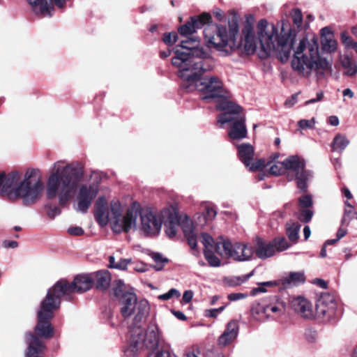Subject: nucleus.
Here are the masks:
<instances>
[{
    "label": "nucleus",
    "mask_w": 357,
    "mask_h": 357,
    "mask_svg": "<svg viewBox=\"0 0 357 357\" xmlns=\"http://www.w3.org/2000/svg\"><path fill=\"white\" fill-rule=\"evenodd\" d=\"M238 31V21L234 16L229 20L228 27L208 24L204 28V36L208 47H213L224 55H229L236 50L251 55L259 50L258 55L261 59L275 55L282 63L289 59L296 37V30L287 20H282L273 24L261 19L255 27L252 15L246 16L241 41L237 43Z\"/></svg>",
    "instance_id": "f257e3e1"
},
{
    "label": "nucleus",
    "mask_w": 357,
    "mask_h": 357,
    "mask_svg": "<svg viewBox=\"0 0 357 357\" xmlns=\"http://www.w3.org/2000/svg\"><path fill=\"white\" fill-rule=\"evenodd\" d=\"M112 292L120 306V312L124 319L135 314L130 331L129 345L124 350L127 357L134 356L137 352L144 349L154 350L160 342V331L156 324H151L146 332L141 328L146 321L149 312L146 300L137 301V296L132 289H128L121 280H115L112 284Z\"/></svg>",
    "instance_id": "f03ea898"
},
{
    "label": "nucleus",
    "mask_w": 357,
    "mask_h": 357,
    "mask_svg": "<svg viewBox=\"0 0 357 357\" xmlns=\"http://www.w3.org/2000/svg\"><path fill=\"white\" fill-rule=\"evenodd\" d=\"M172 63L178 69V76L183 81L181 86L185 91L197 90L204 100L223 96V84L219 77H202L214 68V61L209 52L197 50L191 55L176 52Z\"/></svg>",
    "instance_id": "7ed1b4c3"
},
{
    "label": "nucleus",
    "mask_w": 357,
    "mask_h": 357,
    "mask_svg": "<svg viewBox=\"0 0 357 357\" xmlns=\"http://www.w3.org/2000/svg\"><path fill=\"white\" fill-rule=\"evenodd\" d=\"M84 176V167L79 162L66 163L59 160L54 163L47 182L46 194L49 199L59 197L64 205L75 194Z\"/></svg>",
    "instance_id": "20e7f679"
},
{
    "label": "nucleus",
    "mask_w": 357,
    "mask_h": 357,
    "mask_svg": "<svg viewBox=\"0 0 357 357\" xmlns=\"http://www.w3.org/2000/svg\"><path fill=\"white\" fill-rule=\"evenodd\" d=\"M291 66L300 75L308 77L314 73L317 79L323 77L331 68L328 61L320 56L318 41L315 37L310 40L303 37L300 40L298 45L294 48Z\"/></svg>",
    "instance_id": "39448f33"
},
{
    "label": "nucleus",
    "mask_w": 357,
    "mask_h": 357,
    "mask_svg": "<svg viewBox=\"0 0 357 357\" xmlns=\"http://www.w3.org/2000/svg\"><path fill=\"white\" fill-rule=\"evenodd\" d=\"M21 174L18 171L10 172L3 191L9 199L20 198L24 204L35 203L40 197L44 189L40 172L37 169H28L23 180L20 181Z\"/></svg>",
    "instance_id": "423d86ee"
},
{
    "label": "nucleus",
    "mask_w": 357,
    "mask_h": 357,
    "mask_svg": "<svg viewBox=\"0 0 357 357\" xmlns=\"http://www.w3.org/2000/svg\"><path fill=\"white\" fill-rule=\"evenodd\" d=\"M217 109L224 112L218 117V123L220 124L229 123L230 129L228 135L232 140H241L246 137L247 128L245 118L240 112L241 107L234 102L224 100L217 105Z\"/></svg>",
    "instance_id": "0eeeda50"
},
{
    "label": "nucleus",
    "mask_w": 357,
    "mask_h": 357,
    "mask_svg": "<svg viewBox=\"0 0 357 357\" xmlns=\"http://www.w3.org/2000/svg\"><path fill=\"white\" fill-rule=\"evenodd\" d=\"M93 284V275L80 274L77 275L70 283L66 280H59L48 289L47 293L61 302L62 297L68 296L74 292L83 293L89 290Z\"/></svg>",
    "instance_id": "6e6552de"
},
{
    "label": "nucleus",
    "mask_w": 357,
    "mask_h": 357,
    "mask_svg": "<svg viewBox=\"0 0 357 357\" xmlns=\"http://www.w3.org/2000/svg\"><path fill=\"white\" fill-rule=\"evenodd\" d=\"M60 306V301L54 299L48 293L41 301L38 310V323L35 327L37 335L44 338H51L54 335V328L50 324V320L54 317V311Z\"/></svg>",
    "instance_id": "1a4fd4ad"
},
{
    "label": "nucleus",
    "mask_w": 357,
    "mask_h": 357,
    "mask_svg": "<svg viewBox=\"0 0 357 357\" xmlns=\"http://www.w3.org/2000/svg\"><path fill=\"white\" fill-rule=\"evenodd\" d=\"M111 211L110 226L114 233L128 232L136 227L139 208L135 205L129 208L123 215L120 202L118 200H113L111 202Z\"/></svg>",
    "instance_id": "9d476101"
},
{
    "label": "nucleus",
    "mask_w": 357,
    "mask_h": 357,
    "mask_svg": "<svg viewBox=\"0 0 357 357\" xmlns=\"http://www.w3.org/2000/svg\"><path fill=\"white\" fill-rule=\"evenodd\" d=\"M215 250L218 254L238 261H248L254 254L252 245L238 242L231 243L229 240L217 244Z\"/></svg>",
    "instance_id": "9b49d317"
},
{
    "label": "nucleus",
    "mask_w": 357,
    "mask_h": 357,
    "mask_svg": "<svg viewBox=\"0 0 357 357\" xmlns=\"http://www.w3.org/2000/svg\"><path fill=\"white\" fill-rule=\"evenodd\" d=\"M284 171L289 176L291 174V180L295 177L297 186L302 191L307 190V181L312 178V174L310 171L304 169L305 162L297 155H291L284 160Z\"/></svg>",
    "instance_id": "f8f14e48"
},
{
    "label": "nucleus",
    "mask_w": 357,
    "mask_h": 357,
    "mask_svg": "<svg viewBox=\"0 0 357 357\" xmlns=\"http://www.w3.org/2000/svg\"><path fill=\"white\" fill-rule=\"evenodd\" d=\"M315 316L324 322H331L337 317V302L329 294H323L316 303Z\"/></svg>",
    "instance_id": "ddd939ff"
},
{
    "label": "nucleus",
    "mask_w": 357,
    "mask_h": 357,
    "mask_svg": "<svg viewBox=\"0 0 357 357\" xmlns=\"http://www.w3.org/2000/svg\"><path fill=\"white\" fill-rule=\"evenodd\" d=\"M140 229L147 236L158 235L161 229L162 220L150 209L139 211Z\"/></svg>",
    "instance_id": "4468645a"
},
{
    "label": "nucleus",
    "mask_w": 357,
    "mask_h": 357,
    "mask_svg": "<svg viewBox=\"0 0 357 357\" xmlns=\"http://www.w3.org/2000/svg\"><path fill=\"white\" fill-rule=\"evenodd\" d=\"M98 193V189L96 185H80L77 195V205L76 210L81 213H86Z\"/></svg>",
    "instance_id": "2eb2a0df"
},
{
    "label": "nucleus",
    "mask_w": 357,
    "mask_h": 357,
    "mask_svg": "<svg viewBox=\"0 0 357 357\" xmlns=\"http://www.w3.org/2000/svg\"><path fill=\"white\" fill-rule=\"evenodd\" d=\"M264 315L266 319H276L284 313L285 305L277 296L264 301Z\"/></svg>",
    "instance_id": "dca6fc26"
},
{
    "label": "nucleus",
    "mask_w": 357,
    "mask_h": 357,
    "mask_svg": "<svg viewBox=\"0 0 357 357\" xmlns=\"http://www.w3.org/2000/svg\"><path fill=\"white\" fill-rule=\"evenodd\" d=\"M163 220L167 218L168 224L166 225L165 232L169 238H173L176 235L179 222L178 213L173 206L166 208L161 212Z\"/></svg>",
    "instance_id": "f3484780"
},
{
    "label": "nucleus",
    "mask_w": 357,
    "mask_h": 357,
    "mask_svg": "<svg viewBox=\"0 0 357 357\" xmlns=\"http://www.w3.org/2000/svg\"><path fill=\"white\" fill-rule=\"evenodd\" d=\"M291 306L296 313L305 319H312L315 316L312 303L303 296L293 298Z\"/></svg>",
    "instance_id": "a211bd4d"
},
{
    "label": "nucleus",
    "mask_w": 357,
    "mask_h": 357,
    "mask_svg": "<svg viewBox=\"0 0 357 357\" xmlns=\"http://www.w3.org/2000/svg\"><path fill=\"white\" fill-rule=\"evenodd\" d=\"M95 218L101 227L106 226L112 218L111 208L107 207V202L104 197L98 199L96 203Z\"/></svg>",
    "instance_id": "6ab92c4d"
},
{
    "label": "nucleus",
    "mask_w": 357,
    "mask_h": 357,
    "mask_svg": "<svg viewBox=\"0 0 357 357\" xmlns=\"http://www.w3.org/2000/svg\"><path fill=\"white\" fill-rule=\"evenodd\" d=\"M26 342L28 344L26 357H43L45 346L37 336L31 333H26Z\"/></svg>",
    "instance_id": "aec40b11"
},
{
    "label": "nucleus",
    "mask_w": 357,
    "mask_h": 357,
    "mask_svg": "<svg viewBox=\"0 0 357 357\" xmlns=\"http://www.w3.org/2000/svg\"><path fill=\"white\" fill-rule=\"evenodd\" d=\"M239 331L238 323L236 320L229 321L222 334L218 338V345L221 347L231 344L237 337Z\"/></svg>",
    "instance_id": "412c9836"
},
{
    "label": "nucleus",
    "mask_w": 357,
    "mask_h": 357,
    "mask_svg": "<svg viewBox=\"0 0 357 357\" xmlns=\"http://www.w3.org/2000/svg\"><path fill=\"white\" fill-rule=\"evenodd\" d=\"M255 253L259 259H265L273 256L275 254V249L271 241L267 242L261 238H257L255 243Z\"/></svg>",
    "instance_id": "4be33fe9"
},
{
    "label": "nucleus",
    "mask_w": 357,
    "mask_h": 357,
    "mask_svg": "<svg viewBox=\"0 0 357 357\" xmlns=\"http://www.w3.org/2000/svg\"><path fill=\"white\" fill-rule=\"evenodd\" d=\"M91 274L93 275V283L98 289L105 290L107 289L111 282V276L108 271H98Z\"/></svg>",
    "instance_id": "5701e85b"
},
{
    "label": "nucleus",
    "mask_w": 357,
    "mask_h": 357,
    "mask_svg": "<svg viewBox=\"0 0 357 357\" xmlns=\"http://www.w3.org/2000/svg\"><path fill=\"white\" fill-rule=\"evenodd\" d=\"M28 1L31 5L36 14L43 16L52 15V11L54 8L50 3H48L47 0H28Z\"/></svg>",
    "instance_id": "b1692460"
},
{
    "label": "nucleus",
    "mask_w": 357,
    "mask_h": 357,
    "mask_svg": "<svg viewBox=\"0 0 357 357\" xmlns=\"http://www.w3.org/2000/svg\"><path fill=\"white\" fill-rule=\"evenodd\" d=\"M238 151L241 162L245 167H249L253 158L254 148L249 144H242L238 146Z\"/></svg>",
    "instance_id": "393cba45"
},
{
    "label": "nucleus",
    "mask_w": 357,
    "mask_h": 357,
    "mask_svg": "<svg viewBox=\"0 0 357 357\" xmlns=\"http://www.w3.org/2000/svg\"><path fill=\"white\" fill-rule=\"evenodd\" d=\"M199 43V41L196 38H190L185 40H182L181 42V47L187 50L188 52H182L179 50H176L174 51V56L173 57L176 56V52H179L181 53L186 54L188 55H191L194 51L197 50H202L203 51L206 52L203 47H198Z\"/></svg>",
    "instance_id": "a878e982"
},
{
    "label": "nucleus",
    "mask_w": 357,
    "mask_h": 357,
    "mask_svg": "<svg viewBox=\"0 0 357 357\" xmlns=\"http://www.w3.org/2000/svg\"><path fill=\"white\" fill-rule=\"evenodd\" d=\"M340 61L345 70L344 74L347 75L353 76L357 73L356 62L353 61L348 55H340Z\"/></svg>",
    "instance_id": "bb28decb"
},
{
    "label": "nucleus",
    "mask_w": 357,
    "mask_h": 357,
    "mask_svg": "<svg viewBox=\"0 0 357 357\" xmlns=\"http://www.w3.org/2000/svg\"><path fill=\"white\" fill-rule=\"evenodd\" d=\"M278 158V154L275 153L273 157L272 160H268L267 162V167H269V174L272 175H280L285 173L284 171V163L283 162L275 161Z\"/></svg>",
    "instance_id": "cd10ccee"
},
{
    "label": "nucleus",
    "mask_w": 357,
    "mask_h": 357,
    "mask_svg": "<svg viewBox=\"0 0 357 357\" xmlns=\"http://www.w3.org/2000/svg\"><path fill=\"white\" fill-rule=\"evenodd\" d=\"M301 225L298 222H289L286 225V234L293 243H296L299 237Z\"/></svg>",
    "instance_id": "c85d7f7f"
},
{
    "label": "nucleus",
    "mask_w": 357,
    "mask_h": 357,
    "mask_svg": "<svg viewBox=\"0 0 357 357\" xmlns=\"http://www.w3.org/2000/svg\"><path fill=\"white\" fill-rule=\"evenodd\" d=\"M305 280L304 275L301 273H291L287 277L282 279V284L284 287L288 288L292 285L303 282Z\"/></svg>",
    "instance_id": "c756f323"
},
{
    "label": "nucleus",
    "mask_w": 357,
    "mask_h": 357,
    "mask_svg": "<svg viewBox=\"0 0 357 357\" xmlns=\"http://www.w3.org/2000/svg\"><path fill=\"white\" fill-rule=\"evenodd\" d=\"M349 144V140L345 136L338 134L334 137L331 148L334 151L342 152Z\"/></svg>",
    "instance_id": "7c9ffc66"
},
{
    "label": "nucleus",
    "mask_w": 357,
    "mask_h": 357,
    "mask_svg": "<svg viewBox=\"0 0 357 357\" xmlns=\"http://www.w3.org/2000/svg\"><path fill=\"white\" fill-rule=\"evenodd\" d=\"M321 44L324 51L334 52L337 50V43L333 36L321 38Z\"/></svg>",
    "instance_id": "2f4dec72"
},
{
    "label": "nucleus",
    "mask_w": 357,
    "mask_h": 357,
    "mask_svg": "<svg viewBox=\"0 0 357 357\" xmlns=\"http://www.w3.org/2000/svg\"><path fill=\"white\" fill-rule=\"evenodd\" d=\"M179 222H178V227L180 226L184 233V235H188L194 232V227L192 221L187 215H181L178 214Z\"/></svg>",
    "instance_id": "473e14b6"
},
{
    "label": "nucleus",
    "mask_w": 357,
    "mask_h": 357,
    "mask_svg": "<svg viewBox=\"0 0 357 357\" xmlns=\"http://www.w3.org/2000/svg\"><path fill=\"white\" fill-rule=\"evenodd\" d=\"M191 18L196 31L198 29H201L205 24H208L211 22V16L209 13H204L199 16H194Z\"/></svg>",
    "instance_id": "72a5a7b5"
},
{
    "label": "nucleus",
    "mask_w": 357,
    "mask_h": 357,
    "mask_svg": "<svg viewBox=\"0 0 357 357\" xmlns=\"http://www.w3.org/2000/svg\"><path fill=\"white\" fill-rule=\"evenodd\" d=\"M214 252H217L214 249L204 250V255L210 266L219 267L221 266V260L215 255Z\"/></svg>",
    "instance_id": "f704fd0d"
},
{
    "label": "nucleus",
    "mask_w": 357,
    "mask_h": 357,
    "mask_svg": "<svg viewBox=\"0 0 357 357\" xmlns=\"http://www.w3.org/2000/svg\"><path fill=\"white\" fill-rule=\"evenodd\" d=\"M264 303H256L252 306L251 308V316L252 317L257 321H264L266 318L264 317Z\"/></svg>",
    "instance_id": "c9c22d12"
},
{
    "label": "nucleus",
    "mask_w": 357,
    "mask_h": 357,
    "mask_svg": "<svg viewBox=\"0 0 357 357\" xmlns=\"http://www.w3.org/2000/svg\"><path fill=\"white\" fill-rule=\"evenodd\" d=\"M276 252H282L290 248L291 245L287 239L283 237H276L271 241Z\"/></svg>",
    "instance_id": "e433bc0d"
},
{
    "label": "nucleus",
    "mask_w": 357,
    "mask_h": 357,
    "mask_svg": "<svg viewBox=\"0 0 357 357\" xmlns=\"http://www.w3.org/2000/svg\"><path fill=\"white\" fill-rule=\"evenodd\" d=\"M223 241V239H221L218 242H215L212 236L206 233H203L201 236V241L204 246V250L215 249V245ZM214 250L215 251V250Z\"/></svg>",
    "instance_id": "4c0bfd02"
},
{
    "label": "nucleus",
    "mask_w": 357,
    "mask_h": 357,
    "mask_svg": "<svg viewBox=\"0 0 357 357\" xmlns=\"http://www.w3.org/2000/svg\"><path fill=\"white\" fill-rule=\"evenodd\" d=\"M195 26H193V22L192 18L185 24L181 26L178 28V32L181 35L183 36H188V35H191L195 32Z\"/></svg>",
    "instance_id": "58836bf2"
},
{
    "label": "nucleus",
    "mask_w": 357,
    "mask_h": 357,
    "mask_svg": "<svg viewBox=\"0 0 357 357\" xmlns=\"http://www.w3.org/2000/svg\"><path fill=\"white\" fill-rule=\"evenodd\" d=\"M152 259L156 263V264L154 266V268L156 271L162 270L165 264L168 261V259L165 257H163L162 255L160 253H153Z\"/></svg>",
    "instance_id": "ea45409f"
},
{
    "label": "nucleus",
    "mask_w": 357,
    "mask_h": 357,
    "mask_svg": "<svg viewBox=\"0 0 357 357\" xmlns=\"http://www.w3.org/2000/svg\"><path fill=\"white\" fill-rule=\"evenodd\" d=\"M291 15L294 25L298 29L301 28L303 22V16L301 10L298 8L294 9L291 13Z\"/></svg>",
    "instance_id": "a19ab883"
},
{
    "label": "nucleus",
    "mask_w": 357,
    "mask_h": 357,
    "mask_svg": "<svg viewBox=\"0 0 357 357\" xmlns=\"http://www.w3.org/2000/svg\"><path fill=\"white\" fill-rule=\"evenodd\" d=\"M267 162L264 159H259L255 162L250 161V165L248 167L250 171L260 170L262 168L267 167Z\"/></svg>",
    "instance_id": "79ce46f5"
},
{
    "label": "nucleus",
    "mask_w": 357,
    "mask_h": 357,
    "mask_svg": "<svg viewBox=\"0 0 357 357\" xmlns=\"http://www.w3.org/2000/svg\"><path fill=\"white\" fill-rule=\"evenodd\" d=\"M217 215V210L211 205H206L205 207V219L206 221L213 220Z\"/></svg>",
    "instance_id": "37998d69"
},
{
    "label": "nucleus",
    "mask_w": 357,
    "mask_h": 357,
    "mask_svg": "<svg viewBox=\"0 0 357 357\" xmlns=\"http://www.w3.org/2000/svg\"><path fill=\"white\" fill-rule=\"evenodd\" d=\"M298 202L300 206L303 208H308L312 205V197L309 195L301 196Z\"/></svg>",
    "instance_id": "c03bdc74"
},
{
    "label": "nucleus",
    "mask_w": 357,
    "mask_h": 357,
    "mask_svg": "<svg viewBox=\"0 0 357 357\" xmlns=\"http://www.w3.org/2000/svg\"><path fill=\"white\" fill-rule=\"evenodd\" d=\"M313 216V211L309 208H303L301 211L299 219L304 222H308Z\"/></svg>",
    "instance_id": "a18cd8bd"
},
{
    "label": "nucleus",
    "mask_w": 357,
    "mask_h": 357,
    "mask_svg": "<svg viewBox=\"0 0 357 357\" xmlns=\"http://www.w3.org/2000/svg\"><path fill=\"white\" fill-rule=\"evenodd\" d=\"M340 39L342 43L345 46L346 48H352L354 44L356 43L345 31L341 33Z\"/></svg>",
    "instance_id": "49530a36"
},
{
    "label": "nucleus",
    "mask_w": 357,
    "mask_h": 357,
    "mask_svg": "<svg viewBox=\"0 0 357 357\" xmlns=\"http://www.w3.org/2000/svg\"><path fill=\"white\" fill-rule=\"evenodd\" d=\"M225 308V305H222L218 308L206 310L204 315L206 317L216 318L218 315L221 313Z\"/></svg>",
    "instance_id": "de8ad7c7"
},
{
    "label": "nucleus",
    "mask_w": 357,
    "mask_h": 357,
    "mask_svg": "<svg viewBox=\"0 0 357 357\" xmlns=\"http://www.w3.org/2000/svg\"><path fill=\"white\" fill-rule=\"evenodd\" d=\"M174 296L178 298L180 296V293L176 289H171L168 292L161 294L158 296L160 300L167 301L169 300Z\"/></svg>",
    "instance_id": "09e8293b"
},
{
    "label": "nucleus",
    "mask_w": 357,
    "mask_h": 357,
    "mask_svg": "<svg viewBox=\"0 0 357 357\" xmlns=\"http://www.w3.org/2000/svg\"><path fill=\"white\" fill-rule=\"evenodd\" d=\"M164 43L168 45H172L177 40V35L175 33H166L162 38Z\"/></svg>",
    "instance_id": "8fccbe9b"
},
{
    "label": "nucleus",
    "mask_w": 357,
    "mask_h": 357,
    "mask_svg": "<svg viewBox=\"0 0 357 357\" xmlns=\"http://www.w3.org/2000/svg\"><path fill=\"white\" fill-rule=\"evenodd\" d=\"M314 124V118H312L310 120L301 119L298 122V125L301 129L312 128Z\"/></svg>",
    "instance_id": "3c124183"
},
{
    "label": "nucleus",
    "mask_w": 357,
    "mask_h": 357,
    "mask_svg": "<svg viewBox=\"0 0 357 357\" xmlns=\"http://www.w3.org/2000/svg\"><path fill=\"white\" fill-rule=\"evenodd\" d=\"M9 176L10 173L6 174L3 172H0V192L3 196H6V192L3 191V190L6 183V181Z\"/></svg>",
    "instance_id": "603ef678"
},
{
    "label": "nucleus",
    "mask_w": 357,
    "mask_h": 357,
    "mask_svg": "<svg viewBox=\"0 0 357 357\" xmlns=\"http://www.w3.org/2000/svg\"><path fill=\"white\" fill-rule=\"evenodd\" d=\"M188 240V243L189 244V245L190 246V248L194 250H197V236L196 234L193 232V233H191L190 234H188V235H185V236Z\"/></svg>",
    "instance_id": "864d4df0"
},
{
    "label": "nucleus",
    "mask_w": 357,
    "mask_h": 357,
    "mask_svg": "<svg viewBox=\"0 0 357 357\" xmlns=\"http://www.w3.org/2000/svg\"><path fill=\"white\" fill-rule=\"evenodd\" d=\"M225 282L230 287L238 286L242 283V280L236 277L225 278Z\"/></svg>",
    "instance_id": "5fc2aeb1"
},
{
    "label": "nucleus",
    "mask_w": 357,
    "mask_h": 357,
    "mask_svg": "<svg viewBox=\"0 0 357 357\" xmlns=\"http://www.w3.org/2000/svg\"><path fill=\"white\" fill-rule=\"evenodd\" d=\"M68 233L73 236H81L84 234V230L80 227H70L68 229Z\"/></svg>",
    "instance_id": "6e6d98bb"
},
{
    "label": "nucleus",
    "mask_w": 357,
    "mask_h": 357,
    "mask_svg": "<svg viewBox=\"0 0 357 357\" xmlns=\"http://www.w3.org/2000/svg\"><path fill=\"white\" fill-rule=\"evenodd\" d=\"M247 295L242 293H232L227 296V298L231 301H236L241 299L245 298Z\"/></svg>",
    "instance_id": "4d7b16f0"
},
{
    "label": "nucleus",
    "mask_w": 357,
    "mask_h": 357,
    "mask_svg": "<svg viewBox=\"0 0 357 357\" xmlns=\"http://www.w3.org/2000/svg\"><path fill=\"white\" fill-rule=\"evenodd\" d=\"M61 213V210L57 206L50 207L47 211V215L50 218H54L56 215Z\"/></svg>",
    "instance_id": "13d9d810"
},
{
    "label": "nucleus",
    "mask_w": 357,
    "mask_h": 357,
    "mask_svg": "<svg viewBox=\"0 0 357 357\" xmlns=\"http://www.w3.org/2000/svg\"><path fill=\"white\" fill-rule=\"evenodd\" d=\"M130 262V259H121L119 261L116 262L115 266L117 269L125 270L127 268L128 263Z\"/></svg>",
    "instance_id": "bf43d9fd"
},
{
    "label": "nucleus",
    "mask_w": 357,
    "mask_h": 357,
    "mask_svg": "<svg viewBox=\"0 0 357 357\" xmlns=\"http://www.w3.org/2000/svg\"><path fill=\"white\" fill-rule=\"evenodd\" d=\"M2 245L4 248H16L18 246V243L15 241L5 240L2 243Z\"/></svg>",
    "instance_id": "052dcab7"
},
{
    "label": "nucleus",
    "mask_w": 357,
    "mask_h": 357,
    "mask_svg": "<svg viewBox=\"0 0 357 357\" xmlns=\"http://www.w3.org/2000/svg\"><path fill=\"white\" fill-rule=\"evenodd\" d=\"M305 335L306 340L309 342H315V340H317V335L316 332L312 331H307L305 333Z\"/></svg>",
    "instance_id": "680f3d73"
},
{
    "label": "nucleus",
    "mask_w": 357,
    "mask_h": 357,
    "mask_svg": "<svg viewBox=\"0 0 357 357\" xmlns=\"http://www.w3.org/2000/svg\"><path fill=\"white\" fill-rule=\"evenodd\" d=\"M193 297V292L191 290L185 291L183 294V300L185 303L191 301Z\"/></svg>",
    "instance_id": "e2e57ef3"
},
{
    "label": "nucleus",
    "mask_w": 357,
    "mask_h": 357,
    "mask_svg": "<svg viewBox=\"0 0 357 357\" xmlns=\"http://www.w3.org/2000/svg\"><path fill=\"white\" fill-rule=\"evenodd\" d=\"M323 97H324V93L322 91L318 92L317 93V98L307 100L305 102V105H310V104H312V103L317 102L318 101H320L322 100Z\"/></svg>",
    "instance_id": "0e129e2a"
},
{
    "label": "nucleus",
    "mask_w": 357,
    "mask_h": 357,
    "mask_svg": "<svg viewBox=\"0 0 357 357\" xmlns=\"http://www.w3.org/2000/svg\"><path fill=\"white\" fill-rule=\"evenodd\" d=\"M149 357H171V355L169 351H162L155 354H152Z\"/></svg>",
    "instance_id": "69168bd1"
},
{
    "label": "nucleus",
    "mask_w": 357,
    "mask_h": 357,
    "mask_svg": "<svg viewBox=\"0 0 357 357\" xmlns=\"http://www.w3.org/2000/svg\"><path fill=\"white\" fill-rule=\"evenodd\" d=\"M321 36L322 37H328L329 36H333L331 29L328 26L324 27L321 29Z\"/></svg>",
    "instance_id": "338daca9"
},
{
    "label": "nucleus",
    "mask_w": 357,
    "mask_h": 357,
    "mask_svg": "<svg viewBox=\"0 0 357 357\" xmlns=\"http://www.w3.org/2000/svg\"><path fill=\"white\" fill-rule=\"evenodd\" d=\"M296 96H293L291 99L287 100L284 105L287 107H291L296 103Z\"/></svg>",
    "instance_id": "774afa93"
}]
</instances>
